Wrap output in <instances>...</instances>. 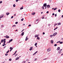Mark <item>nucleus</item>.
Returning a JSON list of instances; mask_svg holds the SVG:
<instances>
[{"label":"nucleus","mask_w":63,"mask_h":63,"mask_svg":"<svg viewBox=\"0 0 63 63\" xmlns=\"http://www.w3.org/2000/svg\"><path fill=\"white\" fill-rule=\"evenodd\" d=\"M50 50H51V48H48L47 49V52H48V51H50Z\"/></svg>","instance_id":"1"},{"label":"nucleus","mask_w":63,"mask_h":63,"mask_svg":"<svg viewBox=\"0 0 63 63\" xmlns=\"http://www.w3.org/2000/svg\"><path fill=\"white\" fill-rule=\"evenodd\" d=\"M4 15L3 14V15H0V20H1L0 19L1 18H2L3 17V16H4Z\"/></svg>","instance_id":"2"},{"label":"nucleus","mask_w":63,"mask_h":63,"mask_svg":"<svg viewBox=\"0 0 63 63\" xmlns=\"http://www.w3.org/2000/svg\"><path fill=\"white\" fill-rule=\"evenodd\" d=\"M62 50V49H60L59 51H58V53H59V54H61V51Z\"/></svg>","instance_id":"3"},{"label":"nucleus","mask_w":63,"mask_h":63,"mask_svg":"<svg viewBox=\"0 0 63 63\" xmlns=\"http://www.w3.org/2000/svg\"><path fill=\"white\" fill-rule=\"evenodd\" d=\"M57 34V32H55L54 33V34L53 35V36H55Z\"/></svg>","instance_id":"4"},{"label":"nucleus","mask_w":63,"mask_h":63,"mask_svg":"<svg viewBox=\"0 0 63 63\" xmlns=\"http://www.w3.org/2000/svg\"><path fill=\"white\" fill-rule=\"evenodd\" d=\"M8 36V35H6L5 36V37H6V39H8V38H10V37L9 36Z\"/></svg>","instance_id":"5"},{"label":"nucleus","mask_w":63,"mask_h":63,"mask_svg":"<svg viewBox=\"0 0 63 63\" xmlns=\"http://www.w3.org/2000/svg\"><path fill=\"white\" fill-rule=\"evenodd\" d=\"M33 48V47H30V49L29 50H32V48Z\"/></svg>","instance_id":"6"},{"label":"nucleus","mask_w":63,"mask_h":63,"mask_svg":"<svg viewBox=\"0 0 63 63\" xmlns=\"http://www.w3.org/2000/svg\"><path fill=\"white\" fill-rule=\"evenodd\" d=\"M44 7H46L47 6V3H44L43 5Z\"/></svg>","instance_id":"7"},{"label":"nucleus","mask_w":63,"mask_h":63,"mask_svg":"<svg viewBox=\"0 0 63 63\" xmlns=\"http://www.w3.org/2000/svg\"><path fill=\"white\" fill-rule=\"evenodd\" d=\"M35 14H36V13L32 12V15H34Z\"/></svg>","instance_id":"8"},{"label":"nucleus","mask_w":63,"mask_h":63,"mask_svg":"<svg viewBox=\"0 0 63 63\" xmlns=\"http://www.w3.org/2000/svg\"><path fill=\"white\" fill-rule=\"evenodd\" d=\"M51 44H53V40H51L50 41Z\"/></svg>","instance_id":"9"},{"label":"nucleus","mask_w":63,"mask_h":63,"mask_svg":"<svg viewBox=\"0 0 63 63\" xmlns=\"http://www.w3.org/2000/svg\"><path fill=\"white\" fill-rule=\"evenodd\" d=\"M9 14H10V13H9V12H7L6 14V15H7V16L9 15Z\"/></svg>","instance_id":"10"},{"label":"nucleus","mask_w":63,"mask_h":63,"mask_svg":"<svg viewBox=\"0 0 63 63\" xmlns=\"http://www.w3.org/2000/svg\"><path fill=\"white\" fill-rule=\"evenodd\" d=\"M28 39V37H27V36L26 37V38L25 39V41H26Z\"/></svg>","instance_id":"11"},{"label":"nucleus","mask_w":63,"mask_h":63,"mask_svg":"<svg viewBox=\"0 0 63 63\" xmlns=\"http://www.w3.org/2000/svg\"><path fill=\"white\" fill-rule=\"evenodd\" d=\"M57 50H59V49H60V47H58L57 48Z\"/></svg>","instance_id":"12"},{"label":"nucleus","mask_w":63,"mask_h":63,"mask_svg":"<svg viewBox=\"0 0 63 63\" xmlns=\"http://www.w3.org/2000/svg\"><path fill=\"white\" fill-rule=\"evenodd\" d=\"M47 7L48 8H50V5H47Z\"/></svg>","instance_id":"13"},{"label":"nucleus","mask_w":63,"mask_h":63,"mask_svg":"<svg viewBox=\"0 0 63 63\" xmlns=\"http://www.w3.org/2000/svg\"><path fill=\"white\" fill-rule=\"evenodd\" d=\"M10 49H11V50H13V49L12 47H10Z\"/></svg>","instance_id":"14"},{"label":"nucleus","mask_w":63,"mask_h":63,"mask_svg":"<svg viewBox=\"0 0 63 63\" xmlns=\"http://www.w3.org/2000/svg\"><path fill=\"white\" fill-rule=\"evenodd\" d=\"M24 32L22 33H21L22 36H23V35H24Z\"/></svg>","instance_id":"15"},{"label":"nucleus","mask_w":63,"mask_h":63,"mask_svg":"<svg viewBox=\"0 0 63 63\" xmlns=\"http://www.w3.org/2000/svg\"><path fill=\"white\" fill-rule=\"evenodd\" d=\"M37 40H40V38L38 37H37Z\"/></svg>","instance_id":"16"},{"label":"nucleus","mask_w":63,"mask_h":63,"mask_svg":"<svg viewBox=\"0 0 63 63\" xmlns=\"http://www.w3.org/2000/svg\"><path fill=\"white\" fill-rule=\"evenodd\" d=\"M19 57L17 58L16 60H18V59H19Z\"/></svg>","instance_id":"17"},{"label":"nucleus","mask_w":63,"mask_h":63,"mask_svg":"<svg viewBox=\"0 0 63 63\" xmlns=\"http://www.w3.org/2000/svg\"><path fill=\"white\" fill-rule=\"evenodd\" d=\"M57 9V8H55L54 9V11H55V10H56V9Z\"/></svg>","instance_id":"18"},{"label":"nucleus","mask_w":63,"mask_h":63,"mask_svg":"<svg viewBox=\"0 0 63 63\" xmlns=\"http://www.w3.org/2000/svg\"><path fill=\"white\" fill-rule=\"evenodd\" d=\"M61 23H57V24H58V25H61Z\"/></svg>","instance_id":"19"},{"label":"nucleus","mask_w":63,"mask_h":63,"mask_svg":"<svg viewBox=\"0 0 63 63\" xmlns=\"http://www.w3.org/2000/svg\"><path fill=\"white\" fill-rule=\"evenodd\" d=\"M13 41V39H11V40H9V41L10 42H12V41Z\"/></svg>","instance_id":"20"},{"label":"nucleus","mask_w":63,"mask_h":63,"mask_svg":"<svg viewBox=\"0 0 63 63\" xmlns=\"http://www.w3.org/2000/svg\"><path fill=\"white\" fill-rule=\"evenodd\" d=\"M57 28H58V27H57V28H55L54 29V30H55L56 29H57Z\"/></svg>","instance_id":"21"},{"label":"nucleus","mask_w":63,"mask_h":63,"mask_svg":"<svg viewBox=\"0 0 63 63\" xmlns=\"http://www.w3.org/2000/svg\"><path fill=\"white\" fill-rule=\"evenodd\" d=\"M3 40H1V43H3Z\"/></svg>","instance_id":"22"},{"label":"nucleus","mask_w":63,"mask_h":63,"mask_svg":"<svg viewBox=\"0 0 63 63\" xmlns=\"http://www.w3.org/2000/svg\"><path fill=\"white\" fill-rule=\"evenodd\" d=\"M4 27V25H1V28H3V27Z\"/></svg>","instance_id":"23"},{"label":"nucleus","mask_w":63,"mask_h":63,"mask_svg":"<svg viewBox=\"0 0 63 63\" xmlns=\"http://www.w3.org/2000/svg\"><path fill=\"white\" fill-rule=\"evenodd\" d=\"M61 11V10H60L59 9L58 10V12H60Z\"/></svg>","instance_id":"24"},{"label":"nucleus","mask_w":63,"mask_h":63,"mask_svg":"<svg viewBox=\"0 0 63 63\" xmlns=\"http://www.w3.org/2000/svg\"><path fill=\"white\" fill-rule=\"evenodd\" d=\"M23 9V7H22L20 8V10H22V9Z\"/></svg>","instance_id":"25"},{"label":"nucleus","mask_w":63,"mask_h":63,"mask_svg":"<svg viewBox=\"0 0 63 63\" xmlns=\"http://www.w3.org/2000/svg\"><path fill=\"white\" fill-rule=\"evenodd\" d=\"M35 46H36V45H37V43H36L35 44Z\"/></svg>","instance_id":"26"},{"label":"nucleus","mask_w":63,"mask_h":63,"mask_svg":"<svg viewBox=\"0 0 63 63\" xmlns=\"http://www.w3.org/2000/svg\"><path fill=\"white\" fill-rule=\"evenodd\" d=\"M3 44L4 45H5V43H6V41H3Z\"/></svg>","instance_id":"27"},{"label":"nucleus","mask_w":63,"mask_h":63,"mask_svg":"<svg viewBox=\"0 0 63 63\" xmlns=\"http://www.w3.org/2000/svg\"><path fill=\"white\" fill-rule=\"evenodd\" d=\"M9 51H10V50H8L6 52L7 53H8V52H9Z\"/></svg>","instance_id":"28"},{"label":"nucleus","mask_w":63,"mask_h":63,"mask_svg":"<svg viewBox=\"0 0 63 63\" xmlns=\"http://www.w3.org/2000/svg\"><path fill=\"white\" fill-rule=\"evenodd\" d=\"M13 6L14 7H16V5L15 4L13 5Z\"/></svg>","instance_id":"29"},{"label":"nucleus","mask_w":63,"mask_h":63,"mask_svg":"<svg viewBox=\"0 0 63 63\" xmlns=\"http://www.w3.org/2000/svg\"><path fill=\"white\" fill-rule=\"evenodd\" d=\"M24 20V18H23L22 19H21V21H23Z\"/></svg>","instance_id":"30"},{"label":"nucleus","mask_w":63,"mask_h":63,"mask_svg":"<svg viewBox=\"0 0 63 63\" xmlns=\"http://www.w3.org/2000/svg\"><path fill=\"white\" fill-rule=\"evenodd\" d=\"M54 46H55V47H56V46H57V44H54Z\"/></svg>","instance_id":"31"},{"label":"nucleus","mask_w":63,"mask_h":63,"mask_svg":"<svg viewBox=\"0 0 63 63\" xmlns=\"http://www.w3.org/2000/svg\"><path fill=\"white\" fill-rule=\"evenodd\" d=\"M60 44H62V43H63V42H60Z\"/></svg>","instance_id":"32"},{"label":"nucleus","mask_w":63,"mask_h":63,"mask_svg":"<svg viewBox=\"0 0 63 63\" xmlns=\"http://www.w3.org/2000/svg\"><path fill=\"white\" fill-rule=\"evenodd\" d=\"M35 38H36V37H37V35H36L35 36Z\"/></svg>","instance_id":"33"},{"label":"nucleus","mask_w":63,"mask_h":63,"mask_svg":"<svg viewBox=\"0 0 63 63\" xmlns=\"http://www.w3.org/2000/svg\"><path fill=\"white\" fill-rule=\"evenodd\" d=\"M57 25V23H56V24H55L54 25V26H56Z\"/></svg>","instance_id":"34"},{"label":"nucleus","mask_w":63,"mask_h":63,"mask_svg":"<svg viewBox=\"0 0 63 63\" xmlns=\"http://www.w3.org/2000/svg\"><path fill=\"white\" fill-rule=\"evenodd\" d=\"M12 26H13V27H14H14H16V25H14Z\"/></svg>","instance_id":"35"},{"label":"nucleus","mask_w":63,"mask_h":63,"mask_svg":"<svg viewBox=\"0 0 63 63\" xmlns=\"http://www.w3.org/2000/svg\"><path fill=\"white\" fill-rule=\"evenodd\" d=\"M3 40H4L3 42H4V41L5 42H6V40H6V39H4Z\"/></svg>","instance_id":"36"},{"label":"nucleus","mask_w":63,"mask_h":63,"mask_svg":"<svg viewBox=\"0 0 63 63\" xmlns=\"http://www.w3.org/2000/svg\"><path fill=\"white\" fill-rule=\"evenodd\" d=\"M5 56H7L8 55V54H5Z\"/></svg>","instance_id":"37"},{"label":"nucleus","mask_w":63,"mask_h":63,"mask_svg":"<svg viewBox=\"0 0 63 63\" xmlns=\"http://www.w3.org/2000/svg\"><path fill=\"white\" fill-rule=\"evenodd\" d=\"M42 8H43L42 10H44V6H42Z\"/></svg>","instance_id":"38"},{"label":"nucleus","mask_w":63,"mask_h":63,"mask_svg":"<svg viewBox=\"0 0 63 63\" xmlns=\"http://www.w3.org/2000/svg\"><path fill=\"white\" fill-rule=\"evenodd\" d=\"M17 23H18V22H16L15 23V24H17Z\"/></svg>","instance_id":"39"},{"label":"nucleus","mask_w":63,"mask_h":63,"mask_svg":"<svg viewBox=\"0 0 63 63\" xmlns=\"http://www.w3.org/2000/svg\"><path fill=\"white\" fill-rule=\"evenodd\" d=\"M16 52H15L12 55H15V54H16Z\"/></svg>","instance_id":"40"},{"label":"nucleus","mask_w":63,"mask_h":63,"mask_svg":"<svg viewBox=\"0 0 63 63\" xmlns=\"http://www.w3.org/2000/svg\"><path fill=\"white\" fill-rule=\"evenodd\" d=\"M9 61H11L12 60V59H10L9 60Z\"/></svg>","instance_id":"41"},{"label":"nucleus","mask_w":63,"mask_h":63,"mask_svg":"<svg viewBox=\"0 0 63 63\" xmlns=\"http://www.w3.org/2000/svg\"><path fill=\"white\" fill-rule=\"evenodd\" d=\"M23 63H25V61H23Z\"/></svg>","instance_id":"42"},{"label":"nucleus","mask_w":63,"mask_h":63,"mask_svg":"<svg viewBox=\"0 0 63 63\" xmlns=\"http://www.w3.org/2000/svg\"><path fill=\"white\" fill-rule=\"evenodd\" d=\"M2 3V1H1L0 2V4H1V3Z\"/></svg>","instance_id":"43"},{"label":"nucleus","mask_w":63,"mask_h":63,"mask_svg":"<svg viewBox=\"0 0 63 63\" xmlns=\"http://www.w3.org/2000/svg\"><path fill=\"white\" fill-rule=\"evenodd\" d=\"M56 16H57V14H55V17H56Z\"/></svg>","instance_id":"44"},{"label":"nucleus","mask_w":63,"mask_h":63,"mask_svg":"<svg viewBox=\"0 0 63 63\" xmlns=\"http://www.w3.org/2000/svg\"><path fill=\"white\" fill-rule=\"evenodd\" d=\"M50 37L52 38V35H51L50 36Z\"/></svg>","instance_id":"45"},{"label":"nucleus","mask_w":63,"mask_h":63,"mask_svg":"<svg viewBox=\"0 0 63 63\" xmlns=\"http://www.w3.org/2000/svg\"><path fill=\"white\" fill-rule=\"evenodd\" d=\"M13 17H14V16H12L11 17V18H13Z\"/></svg>","instance_id":"46"},{"label":"nucleus","mask_w":63,"mask_h":63,"mask_svg":"<svg viewBox=\"0 0 63 63\" xmlns=\"http://www.w3.org/2000/svg\"><path fill=\"white\" fill-rule=\"evenodd\" d=\"M43 35H44V34H45V33L43 32Z\"/></svg>","instance_id":"47"},{"label":"nucleus","mask_w":63,"mask_h":63,"mask_svg":"<svg viewBox=\"0 0 63 63\" xmlns=\"http://www.w3.org/2000/svg\"><path fill=\"white\" fill-rule=\"evenodd\" d=\"M60 41H58L57 43H60Z\"/></svg>","instance_id":"48"},{"label":"nucleus","mask_w":63,"mask_h":63,"mask_svg":"<svg viewBox=\"0 0 63 63\" xmlns=\"http://www.w3.org/2000/svg\"><path fill=\"white\" fill-rule=\"evenodd\" d=\"M48 13H49V12L48 11L47 12V14H48Z\"/></svg>","instance_id":"49"},{"label":"nucleus","mask_w":63,"mask_h":63,"mask_svg":"<svg viewBox=\"0 0 63 63\" xmlns=\"http://www.w3.org/2000/svg\"><path fill=\"white\" fill-rule=\"evenodd\" d=\"M37 52L38 51H36L35 52V53L36 54V53H37Z\"/></svg>","instance_id":"50"},{"label":"nucleus","mask_w":63,"mask_h":63,"mask_svg":"<svg viewBox=\"0 0 63 63\" xmlns=\"http://www.w3.org/2000/svg\"><path fill=\"white\" fill-rule=\"evenodd\" d=\"M24 29L23 30H22V31H21V32H23V31H24Z\"/></svg>","instance_id":"51"},{"label":"nucleus","mask_w":63,"mask_h":63,"mask_svg":"<svg viewBox=\"0 0 63 63\" xmlns=\"http://www.w3.org/2000/svg\"><path fill=\"white\" fill-rule=\"evenodd\" d=\"M6 47V46H5L4 47V48H5V47Z\"/></svg>","instance_id":"52"},{"label":"nucleus","mask_w":63,"mask_h":63,"mask_svg":"<svg viewBox=\"0 0 63 63\" xmlns=\"http://www.w3.org/2000/svg\"><path fill=\"white\" fill-rule=\"evenodd\" d=\"M37 60V58H36L34 60V61H36Z\"/></svg>","instance_id":"53"},{"label":"nucleus","mask_w":63,"mask_h":63,"mask_svg":"<svg viewBox=\"0 0 63 63\" xmlns=\"http://www.w3.org/2000/svg\"><path fill=\"white\" fill-rule=\"evenodd\" d=\"M17 54H16L15 55V57H16V56H17Z\"/></svg>","instance_id":"54"},{"label":"nucleus","mask_w":63,"mask_h":63,"mask_svg":"<svg viewBox=\"0 0 63 63\" xmlns=\"http://www.w3.org/2000/svg\"><path fill=\"white\" fill-rule=\"evenodd\" d=\"M36 54L34 53V54H33V55H35Z\"/></svg>","instance_id":"55"},{"label":"nucleus","mask_w":63,"mask_h":63,"mask_svg":"<svg viewBox=\"0 0 63 63\" xmlns=\"http://www.w3.org/2000/svg\"><path fill=\"white\" fill-rule=\"evenodd\" d=\"M31 25L30 24L29 25V26H28V27H29V26H31Z\"/></svg>","instance_id":"56"},{"label":"nucleus","mask_w":63,"mask_h":63,"mask_svg":"<svg viewBox=\"0 0 63 63\" xmlns=\"http://www.w3.org/2000/svg\"><path fill=\"white\" fill-rule=\"evenodd\" d=\"M39 20H36V21H38Z\"/></svg>","instance_id":"57"},{"label":"nucleus","mask_w":63,"mask_h":63,"mask_svg":"<svg viewBox=\"0 0 63 63\" xmlns=\"http://www.w3.org/2000/svg\"><path fill=\"white\" fill-rule=\"evenodd\" d=\"M18 0H16V2H18Z\"/></svg>","instance_id":"58"},{"label":"nucleus","mask_w":63,"mask_h":63,"mask_svg":"<svg viewBox=\"0 0 63 63\" xmlns=\"http://www.w3.org/2000/svg\"><path fill=\"white\" fill-rule=\"evenodd\" d=\"M39 36V34H38V35H37V37H38V36Z\"/></svg>","instance_id":"59"},{"label":"nucleus","mask_w":63,"mask_h":63,"mask_svg":"<svg viewBox=\"0 0 63 63\" xmlns=\"http://www.w3.org/2000/svg\"><path fill=\"white\" fill-rule=\"evenodd\" d=\"M52 15L53 16H54V13H53L52 14Z\"/></svg>","instance_id":"60"},{"label":"nucleus","mask_w":63,"mask_h":63,"mask_svg":"<svg viewBox=\"0 0 63 63\" xmlns=\"http://www.w3.org/2000/svg\"><path fill=\"white\" fill-rule=\"evenodd\" d=\"M42 19H44V17H43L42 18Z\"/></svg>","instance_id":"61"},{"label":"nucleus","mask_w":63,"mask_h":63,"mask_svg":"<svg viewBox=\"0 0 63 63\" xmlns=\"http://www.w3.org/2000/svg\"><path fill=\"white\" fill-rule=\"evenodd\" d=\"M45 7V9H47V6Z\"/></svg>","instance_id":"62"},{"label":"nucleus","mask_w":63,"mask_h":63,"mask_svg":"<svg viewBox=\"0 0 63 63\" xmlns=\"http://www.w3.org/2000/svg\"><path fill=\"white\" fill-rule=\"evenodd\" d=\"M47 58L45 59H43V60H46L47 59Z\"/></svg>","instance_id":"63"},{"label":"nucleus","mask_w":63,"mask_h":63,"mask_svg":"<svg viewBox=\"0 0 63 63\" xmlns=\"http://www.w3.org/2000/svg\"><path fill=\"white\" fill-rule=\"evenodd\" d=\"M14 15L15 16H16V14H14Z\"/></svg>","instance_id":"64"}]
</instances>
